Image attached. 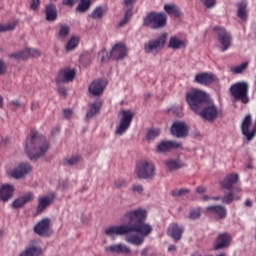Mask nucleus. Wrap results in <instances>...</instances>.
<instances>
[{"mask_svg":"<svg viewBox=\"0 0 256 256\" xmlns=\"http://www.w3.org/2000/svg\"><path fill=\"white\" fill-rule=\"evenodd\" d=\"M5 73H7V64L5 61L0 60V76L5 75Z\"/></svg>","mask_w":256,"mask_h":256,"instance_id":"obj_54","label":"nucleus"},{"mask_svg":"<svg viewBox=\"0 0 256 256\" xmlns=\"http://www.w3.org/2000/svg\"><path fill=\"white\" fill-rule=\"evenodd\" d=\"M77 45H79V37L78 36H72L69 41L67 42L65 49L66 51H75L77 49Z\"/></svg>","mask_w":256,"mask_h":256,"instance_id":"obj_36","label":"nucleus"},{"mask_svg":"<svg viewBox=\"0 0 256 256\" xmlns=\"http://www.w3.org/2000/svg\"><path fill=\"white\" fill-rule=\"evenodd\" d=\"M70 33L71 28H69V26L62 25L58 33V39L60 41H67V39H69Z\"/></svg>","mask_w":256,"mask_h":256,"instance_id":"obj_34","label":"nucleus"},{"mask_svg":"<svg viewBox=\"0 0 256 256\" xmlns=\"http://www.w3.org/2000/svg\"><path fill=\"white\" fill-rule=\"evenodd\" d=\"M60 187L64 190V189H68L69 187V181L64 180L62 182H60Z\"/></svg>","mask_w":256,"mask_h":256,"instance_id":"obj_60","label":"nucleus"},{"mask_svg":"<svg viewBox=\"0 0 256 256\" xmlns=\"http://www.w3.org/2000/svg\"><path fill=\"white\" fill-rule=\"evenodd\" d=\"M208 213L216 216L217 219H225L227 217V208L223 205H212L206 208Z\"/></svg>","mask_w":256,"mask_h":256,"instance_id":"obj_25","label":"nucleus"},{"mask_svg":"<svg viewBox=\"0 0 256 256\" xmlns=\"http://www.w3.org/2000/svg\"><path fill=\"white\" fill-rule=\"evenodd\" d=\"M143 191H145V189L143 188V185L141 184L132 185V192L134 193V195H143Z\"/></svg>","mask_w":256,"mask_h":256,"instance_id":"obj_47","label":"nucleus"},{"mask_svg":"<svg viewBox=\"0 0 256 256\" xmlns=\"http://www.w3.org/2000/svg\"><path fill=\"white\" fill-rule=\"evenodd\" d=\"M168 47L169 49H174V51H177L179 49H185L187 45L185 44V41L179 40L177 36H172L169 40Z\"/></svg>","mask_w":256,"mask_h":256,"instance_id":"obj_29","label":"nucleus"},{"mask_svg":"<svg viewBox=\"0 0 256 256\" xmlns=\"http://www.w3.org/2000/svg\"><path fill=\"white\" fill-rule=\"evenodd\" d=\"M98 57L100 58L101 63H105L111 59V54L107 53L105 50H102L98 53Z\"/></svg>","mask_w":256,"mask_h":256,"instance_id":"obj_48","label":"nucleus"},{"mask_svg":"<svg viewBox=\"0 0 256 256\" xmlns=\"http://www.w3.org/2000/svg\"><path fill=\"white\" fill-rule=\"evenodd\" d=\"M248 67L249 62H243L241 65L232 67L231 72L234 73V75H241V73L245 72Z\"/></svg>","mask_w":256,"mask_h":256,"instance_id":"obj_37","label":"nucleus"},{"mask_svg":"<svg viewBox=\"0 0 256 256\" xmlns=\"http://www.w3.org/2000/svg\"><path fill=\"white\" fill-rule=\"evenodd\" d=\"M244 205L245 207H253V201L251 199H246Z\"/></svg>","mask_w":256,"mask_h":256,"instance_id":"obj_61","label":"nucleus"},{"mask_svg":"<svg viewBox=\"0 0 256 256\" xmlns=\"http://www.w3.org/2000/svg\"><path fill=\"white\" fill-rule=\"evenodd\" d=\"M143 26L150 29H165L167 27V14L151 11L144 18Z\"/></svg>","mask_w":256,"mask_h":256,"instance_id":"obj_4","label":"nucleus"},{"mask_svg":"<svg viewBox=\"0 0 256 256\" xmlns=\"http://www.w3.org/2000/svg\"><path fill=\"white\" fill-rule=\"evenodd\" d=\"M231 245V235L229 233L219 234L217 239L214 242L215 251H219V249H227Z\"/></svg>","mask_w":256,"mask_h":256,"instance_id":"obj_20","label":"nucleus"},{"mask_svg":"<svg viewBox=\"0 0 256 256\" xmlns=\"http://www.w3.org/2000/svg\"><path fill=\"white\" fill-rule=\"evenodd\" d=\"M9 107L12 111H17V109H21L23 107V104H21L19 100H13L9 103Z\"/></svg>","mask_w":256,"mask_h":256,"instance_id":"obj_50","label":"nucleus"},{"mask_svg":"<svg viewBox=\"0 0 256 256\" xmlns=\"http://www.w3.org/2000/svg\"><path fill=\"white\" fill-rule=\"evenodd\" d=\"M237 15L242 21H247V3L240 2L238 4V12Z\"/></svg>","mask_w":256,"mask_h":256,"instance_id":"obj_35","label":"nucleus"},{"mask_svg":"<svg viewBox=\"0 0 256 256\" xmlns=\"http://www.w3.org/2000/svg\"><path fill=\"white\" fill-rule=\"evenodd\" d=\"M32 171L33 166H31L29 162H21L16 168L10 171L9 175L12 177V179H25V177H27V175H29V173Z\"/></svg>","mask_w":256,"mask_h":256,"instance_id":"obj_10","label":"nucleus"},{"mask_svg":"<svg viewBox=\"0 0 256 256\" xmlns=\"http://www.w3.org/2000/svg\"><path fill=\"white\" fill-rule=\"evenodd\" d=\"M89 7H91V0H81L77 7V11H79V13H85L86 11H89Z\"/></svg>","mask_w":256,"mask_h":256,"instance_id":"obj_40","label":"nucleus"},{"mask_svg":"<svg viewBox=\"0 0 256 256\" xmlns=\"http://www.w3.org/2000/svg\"><path fill=\"white\" fill-rule=\"evenodd\" d=\"M9 57H11L12 59H23L25 60V50L19 51V52H15L9 55Z\"/></svg>","mask_w":256,"mask_h":256,"instance_id":"obj_51","label":"nucleus"},{"mask_svg":"<svg viewBox=\"0 0 256 256\" xmlns=\"http://www.w3.org/2000/svg\"><path fill=\"white\" fill-rule=\"evenodd\" d=\"M36 109H39V103L38 102H33L31 104V110L35 111Z\"/></svg>","mask_w":256,"mask_h":256,"instance_id":"obj_62","label":"nucleus"},{"mask_svg":"<svg viewBox=\"0 0 256 256\" xmlns=\"http://www.w3.org/2000/svg\"><path fill=\"white\" fill-rule=\"evenodd\" d=\"M195 83L198 85H204V87H209V85H213V83H218L219 78L211 72H203L196 74L194 78Z\"/></svg>","mask_w":256,"mask_h":256,"instance_id":"obj_15","label":"nucleus"},{"mask_svg":"<svg viewBox=\"0 0 256 256\" xmlns=\"http://www.w3.org/2000/svg\"><path fill=\"white\" fill-rule=\"evenodd\" d=\"M147 253H149V249L145 248L144 250L141 251L142 256H147Z\"/></svg>","mask_w":256,"mask_h":256,"instance_id":"obj_64","label":"nucleus"},{"mask_svg":"<svg viewBox=\"0 0 256 256\" xmlns=\"http://www.w3.org/2000/svg\"><path fill=\"white\" fill-rule=\"evenodd\" d=\"M103 13H105V9L102 6H98L92 11L90 17L92 19H103Z\"/></svg>","mask_w":256,"mask_h":256,"instance_id":"obj_41","label":"nucleus"},{"mask_svg":"<svg viewBox=\"0 0 256 256\" xmlns=\"http://www.w3.org/2000/svg\"><path fill=\"white\" fill-rule=\"evenodd\" d=\"M51 203H53V197L51 196L40 197L38 199V205L36 208L37 215H41V213H43V211H45L47 207L51 205Z\"/></svg>","mask_w":256,"mask_h":256,"instance_id":"obj_27","label":"nucleus"},{"mask_svg":"<svg viewBox=\"0 0 256 256\" xmlns=\"http://www.w3.org/2000/svg\"><path fill=\"white\" fill-rule=\"evenodd\" d=\"M83 161V157L81 156H72L71 158L64 160V165H68L69 167H73L74 165H79Z\"/></svg>","mask_w":256,"mask_h":256,"instance_id":"obj_38","label":"nucleus"},{"mask_svg":"<svg viewBox=\"0 0 256 256\" xmlns=\"http://www.w3.org/2000/svg\"><path fill=\"white\" fill-rule=\"evenodd\" d=\"M35 199V194L33 192H27L22 196V201H24V205L27 203H31Z\"/></svg>","mask_w":256,"mask_h":256,"instance_id":"obj_46","label":"nucleus"},{"mask_svg":"<svg viewBox=\"0 0 256 256\" xmlns=\"http://www.w3.org/2000/svg\"><path fill=\"white\" fill-rule=\"evenodd\" d=\"M201 217V208L191 209L188 215V219L191 221H195V219H199Z\"/></svg>","mask_w":256,"mask_h":256,"instance_id":"obj_44","label":"nucleus"},{"mask_svg":"<svg viewBox=\"0 0 256 256\" xmlns=\"http://www.w3.org/2000/svg\"><path fill=\"white\" fill-rule=\"evenodd\" d=\"M196 115H200L204 121H215L217 117H221V110L215 104H206Z\"/></svg>","mask_w":256,"mask_h":256,"instance_id":"obj_9","label":"nucleus"},{"mask_svg":"<svg viewBox=\"0 0 256 256\" xmlns=\"http://www.w3.org/2000/svg\"><path fill=\"white\" fill-rule=\"evenodd\" d=\"M189 193H191V190L187 188L175 189L171 191L172 197H183Z\"/></svg>","mask_w":256,"mask_h":256,"instance_id":"obj_42","label":"nucleus"},{"mask_svg":"<svg viewBox=\"0 0 256 256\" xmlns=\"http://www.w3.org/2000/svg\"><path fill=\"white\" fill-rule=\"evenodd\" d=\"M110 55L116 61L125 59V57H127V46H125V44L123 43L115 44V46L112 48Z\"/></svg>","mask_w":256,"mask_h":256,"instance_id":"obj_22","label":"nucleus"},{"mask_svg":"<svg viewBox=\"0 0 256 256\" xmlns=\"http://www.w3.org/2000/svg\"><path fill=\"white\" fill-rule=\"evenodd\" d=\"M24 55L26 57V59H29L31 57H41V52L39 49H33V48H26L24 50Z\"/></svg>","mask_w":256,"mask_h":256,"instance_id":"obj_39","label":"nucleus"},{"mask_svg":"<svg viewBox=\"0 0 256 256\" xmlns=\"http://www.w3.org/2000/svg\"><path fill=\"white\" fill-rule=\"evenodd\" d=\"M128 183L127 180L123 179V178H118L114 181V186L121 190V189H126Z\"/></svg>","mask_w":256,"mask_h":256,"instance_id":"obj_45","label":"nucleus"},{"mask_svg":"<svg viewBox=\"0 0 256 256\" xmlns=\"http://www.w3.org/2000/svg\"><path fill=\"white\" fill-rule=\"evenodd\" d=\"M34 232L40 237H49L51 233V219L44 218L34 227Z\"/></svg>","mask_w":256,"mask_h":256,"instance_id":"obj_17","label":"nucleus"},{"mask_svg":"<svg viewBox=\"0 0 256 256\" xmlns=\"http://www.w3.org/2000/svg\"><path fill=\"white\" fill-rule=\"evenodd\" d=\"M159 135H161V129L150 128L146 132L145 139L148 143H151V141H155V139H157V137H159Z\"/></svg>","mask_w":256,"mask_h":256,"instance_id":"obj_33","label":"nucleus"},{"mask_svg":"<svg viewBox=\"0 0 256 256\" xmlns=\"http://www.w3.org/2000/svg\"><path fill=\"white\" fill-rule=\"evenodd\" d=\"M186 103L194 113H199L205 105L211 103V97L203 90L192 89L186 94Z\"/></svg>","mask_w":256,"mask_h":256,"instance_id":"obj_3","label":"nucleus"},{"mask_svg":"<svg viewBox=\"0 0 256 256\" xmlns=\"http://www.w3.org/2000/svg\"><path fill=\"white\" fill-rule=\"evenodd\" d=\"M80 61L81 63H85V61H88V63H91V56H89V54H83L80 57Z\"/></svg>","mask_w":256,"mask_h":256,"instance_id":"obj_56","label":"nucleus"},{"mask_svg":"<svg viewBox=\"0 0 256 256\" xmlns=\"http://www.w3.org/2000/svg\"><path fill=\"white\" fill-rule=\"evenodd\" d=\"M75 75H77L75 69H61L55 78L56 85H61V83H72V81L75 80Z\"/></svg>","mask_w":256,"mask_h":256,"instance_id":"obj_14","label":"nucleus"},{"mask_svg":"<svg viewBox=\"0 0 256 256\" xmlns=\"http://www.w3.org/2000/svg\"><path fill=\"white\" fill-rule=\"evenodd\" d=\"M201 2L205 7H207V9H211L217 4V0H201Z\"/></svg>","mask_w":256,"mask_h":256,"instance_id":"obj_53","label":"nucleus"},{"mask_svg":"<svg viewBox=\"0 0 256 256\" xmlns=\"http://www.w3.org/2000/svg\"><path fill=\"white\" fill-rule=\"evenodd\" d=\"M23 205H25V202L23 201L22 197L15 199L14 202L12 203V207L14 209H21Z\"/></svg>","mask_w":256,"mask_h":256,"instance_id":"obj_52","label":"nucleus"},{"mask_svg":"<svg viewBox=\"0 0 256 256\" xmlns=\"http://www.w3.org/2000/svg\"><path fill=\"white\" fill-rule=\"evenodd\" d=\"M46 21L52 23L57 21V7L53 4L46 5L45 7Z\"/></svg>","mask_w":256,"mask_h":256,"instance_id":"obj_28","label":"nucleus"},{"mask_svg":"<svg viewBox=\"0 0 256 256\" xmlns=\"http://www.w3.org/2000/svg\"><path fill=\"white\" fill-rule=\"evenodd\" d=\"M229 193H227L224 197L221 198L222 203L224 205H231L233 201H239L241 200V188L236 187L234 190H228Z\"/></svg>","mask_w":256,"mask_h":256,"instance_id":"obj_21","label":"nucleus"},{"mask_svg":"<svg viewBox=\"0 0 256 256\" xmlns=\"http://www.w3.org/2000/svg\"><path fill=\"white\" fill-rule=\"evenodd\" d=\"M72 115H73V110H71V109H64L63 110V117L65 119H71Z\"/></svg>","mask_w":256,"mask_h":256,"instance_id":"obj_55","label":"nucleus"},{"mask_svg":"<svg viewBox=\"0 0 256 256\" xmlns=\"http://www.w3.org/2000/svg\"><path fill=\"white\" fill-rule=\"evenodd\" d=\"M15 193V186L11 184H4L0 187V200L3 201V203H7L9 199L13 197V194Z\"/></svg>","mask_w":256,"mask_h":256,"instance_id":"obj_23","label":"nucleus"},{"mask_svg":"<svg viewBox=\"0 0 256 256\" xmlns=\"http://www.w3.org/2000/svg\"><path fill=\"white\" fill-rule=\"evenodd\" d=\"M75 1L77 0H62L63 5H67L68 7H73L75 5Z\"/></svg>","mask_w":256,"mask_h":256,"instance_id":"obj_59","label":"nucleus"},{"mask_svg":"<svg viewBox=\"0 0 256 256\" xmlns=\"http://www.w3.org/2000/svg\"><path fill=\"white\" fill-rule=\"evenodd\" d=\"M239 183V174H228L222 181L219 182L221 189H227V191H235L233 185Z\"/></svg>","mask_w":256,"mask_h":256,"instance_id":"obj_18","label":"nucleus"},{"mask_svg":"<svg viewBox=\"0 0 256 256\" xmlns=\"http://www.w3.org/2000/svg\"><path fill=\"white\" fill-rule=\"evenodd\" d=\"M214 31H216L218 35V41L222 45L221 51H227V49L231 47V41H233V37H231V34L227 32V30L223 27L216 26L214 27Z\"/></svg>","mask_w":256,"mask_h":256,"instance_id":"obj_12","label":"nucleus"},{"mask_svg":"<svg viewBox=\"0 0 256 256\" xmlns=\"http://www.w3.org/2000/svg\"><path fill=\"white\" fill-rule=\"evenodd\" d=\"M49 151V141L37 131H32L30 139L26 141L25 152L30 161H37Z\"/></svg>","mask_w":256,"mask_h":256,"instance_id":"obj_2","label":"nucleus"},{"mask_svg":"<svg viewBox=\"0 0 256 256\" xmlns=\"http://www.w3.org/2000/svg\"><path fill=\"white\" fill-rule=\"evenodd\" d=\"M102 106H103V102H101V101L93 102L90 105V110L86 114V119H93V117H95V115L99 114Z\"/></svg>","mask_w":256,"mask_h":256,"instance_id":"obj_31","label":"nucleus"},{"mask_svg":"<svg viewBox=\"0 0 256 256\" xmlns=\"http://www.w3.org/2000/svg\"><path fill=\"white\" fill-rule=\"evenodd\" d=\"M164 165L169 169V171H177V169H182L185 167L183 161L179 159H169L164 161Z\"/></svg>","mask_w":256,"mask_h":256,"instance_id":"obj_30","label":"nucleus"},{"mask_svg":"<svg viewBox=\"0 0 256 256\" xmlns=\"http://www.w3.org/2000/svg\"><path fill=\"white\" fill-rule=\"evenodd\" d=\"M164 11L172 17H181V10L175 4H165Z\"/></svg>","mask_w":256,"mask_h":256,"instance_id":"obj_32","label":"nucleus"},{"mask_svg":"<svg viewBox=\"0 0 256 256\" xmlns=\"http://www.w3.org/2000/svg\"><path fill=\"white\" fill-rule=\"evenodd\" d=\"M167 37H169V34L164 32L158 38L148 41V43L144 45L145 53H152L153 55H157L159 51L165 48Z\"/></svg>","mask_w":256,"mask_h":256,"instance_id":"obj_7","label":"nucleus"},{"mask_svg":"<svg viewBox=\"0 0 256 256\" xmlns=\"http://www.w3.org/2000/svg\"><path fill=\"white\" fill-rule=\"evenodd\" d=\"M120 115V124L116 127L115 131L117 135H123L131 127V121L135 117V113L131 112V110H121Z\"/></svg>","mask_w":256,"mask_h":256,"instance_id":"obj_8","label":"nucleus"},{"mask_svg":"<svg viewBox=\"0 0 256 256\" xmlns=\"http://www.w3.org/2000/svg\"><path fill=\"white\" fill-rule=\"evenodd\" d=\"M185 232V227L179 225L178 223H172L168 227L167 233L174 241H181L183 233Z\"/></svg>","mask_w":256,"mask_h":256,"instance_id":"obj_19","label":"nucleus"},{"mask_svg":"<svg viewBox=\"0 0 256 256\" xmlns=\"http://www.w3.org/2000/svg\"><path fill=\"white\" fill-rule=\"evenodd\" d=\"M128 224L121 226H111L105 230V234L111 235H126V243L130 245H143L145 237H149L153 233V226L145 222L147 221V210L139 208L128 211L124 214Z\"/></svg>","mask_w":256,"mask_h":256,"instance_id":"obj_1","label":"nucleus"},{"mask_svg":"<svg viewBox=\"0 0 256 256\" xmlns=\"http://www.w3.org/2000/svg\"><path fill=\"white\" fill-rule=\"evenodd\" d=\"M229 91L235 101H240L243 105L249 103V83L245 81L236 82L230 87Z\"/></svg>","mask_w":256,"mask_h":256,"instance_id":"obj_5","label":"nucleus"},{"mask_svg":"<svg viewBox=\"0 0 256 256\" xmlns=\"http://www.w3.org/2000/svg\"><path fill=\"white\" fill-rule=\"evenodd\" d=\"M207 192V188L205 186H198L196 188V193H199V195H203V193Z\"/></svg>","mask_w":256,"mask_h":256,"instance_id":"obj_58","label":"nucleus"},{"mask_svg":"<svg viewBox=\"0 0 256 256\" xmlns=\"http://www.w3.org/2000/svg\"><path fill=\"white\" fill-rule=\"evenodd\" d=\"M175 149H183V145L176 140H162L156 146V153H171Z\"/></svg>","mask_w":256,"mask_h":256,"instance_id":"obj_13","label":"nucleus"},{"mask_svg":"<svg viewBox=\"0 0 256 256\" xmlns=\"http://www.w3.org/2000/svg\"><path fill=\"white\" fill-rule=\"evenodd\" d=\"M155 171V164L147 160H141L138 162L135 169L138 179H153L156 175Z\"/></svg>","mask_w":256,"mask_h":256,"instance_id":"obj_6","label":"nucleus"},{"mask_svg":"<svg viewBox=\"0 0 256 256\" xmlns=\"http://www.w3.org/2000/svg\"><path fill=\"white\" fill-rule=\"evenodd\" d=\"M17 27V22H11L6 25L0 24V33H7V31H14Z\"/></svg>","mask_w":256,"mask_h":256,"instance_id":"obj_43","label":"nucleus"},{"mask_svg":"<svg viewBox=\"0 0 256 256\" xmlns=\"http://www.w3.org/2000/svg\"><path fill=\"white\" fill-rule=\"evenodd\" d=\"M107 85H109V81H107V79L99 78L90 84L89 91L91 95H94V97H100V95H103Z\"/></svg>","mask_w":256,"mask_h":256,"instance_id":"obj_16","label":"nucleus"},{"mask_svg":"<svg viewBox=\"0 0 256 256\" xmlns=\"http://www.w3.org/2000/svg\"><path fill=\"white\" fill-rule=\"evenodd\" d=\"M136 2L137 0H124V5L130 8L126 10L124 19L119 22V27H125V25L131 21V17H133V5H135Z\"/></svg>","mask_w":256,"mask_h":256,"instance_id":"obj_24","label":"nucleus"},{"mask_svg":"<svg viewBox=\"0 0 256 256\" xmlns=\"http://www.w3.org/2000/svg\"><path fill=\"white\" fill-rule=\"evenodd\" d=\"M170 133L177 139H185V137H189V126L183 121H176L172 124Z\"/></svg>","mask_w":256,"mask_h":256,"instance_id":"obj_11","label":"nucleus"},{"mask_svg":"<svg viewBox=\"0 0 256 256\" xmlns=\"http://www.w3.org/2000/svg\"><path fill=\"white\" fill-rule=\"evenodd\" d=\"M9 143V138H3L0 142V145H7Z\"/></svg>","mask_w":256,"mask_h":256,"instance_id":"obj_63","label":"nucleus"},{"mask_svg":"<svg viewBox=\"0 0 256 256\" xmlns=\"http://www.w3.org/2000/svg\"><path fill=\"white\" fill-rule=\"evenodd\" d=\"M41 7V0H30V9L31 11L37 12Z\"/></svg>","mask_w":256,"mask_h":256,"instance_id":"obj_49","label":"nucleus"},{"mask_svg":"<svg viewBox=\"0 0 256 256\" xmlns=\"http://www.w3.org/2000/svg\"><path fill=\"white\" fill-rule=\"evenodd\" d=\"M58 93H60V95H62V97H65L67 95V88H65L63 86H59Z\"/></svg>","mask_w":256,"mask_h":256,"instance_id":"obj_57","label":"nucleus"},{"mask_svg":"<svg viewBox=\"0 0 256 256\" xmlns=\"http://www.w3.org/2000/svg\"><path fill=\"white\" fill-rule=\"evenodd\" d=\"M107 253H124L125 255H131V248L125 244H114L105 248Z\"/></svg>","mask_w":256,"mask_h":256,"instance_id":"obj_26","label":"nucleus"}]
</instances>
